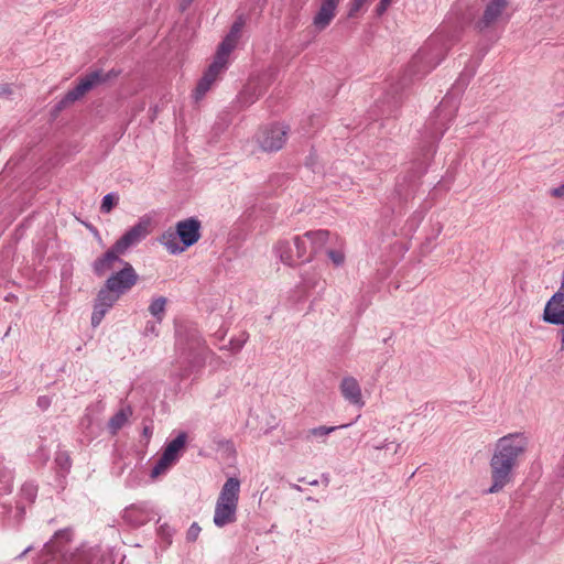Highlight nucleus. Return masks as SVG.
I'll list each match as a JSON object with an SVG mask.
<instances>
[{
  "instance_id": "obj_1",
  "label": "nucleus",
  "mask_w": 564,
  "mask_h": 564,
  "mask_svg": "<svg viewBox=\"0 0 564 564\" xmlns=\"http://www.w3.org/2000/svg\"><path fill=\"white\" fill-rule=\"evenodd\" d=\"M529 447L525 433H509L497 440L489 460L491 485L487 494H498L513 482L514 473Z\"/></svg>"
},
{
  "instance_id": "obj_2",
  "label": "nucleus",
  "mask_w": 564,
  "mask_h": 564,
  "mask_svg": "<svg viewBox=\"0 0 564 564\" xmlns=\"http://www.w3.org/2000/svg\"><path fill=\"white\" fill-rule=\"evenodd\" d=\"M202 223L196 217L180 220L175 230L169 229L159 238V242L171 253L180 254L200 239Z\"/></svg>"
},
{
  "instance_id": "obj_3",
  "label": "nucleus",
  "mask_w": 564,
  "mask_h": 564,
  "mask_svg": "<svg viewBox=\"0 0 564 564\" xmlns=\"http://www.w3.org/2000/svg\"><path fill=\"white\" fill-rule=\"evenodd\" d=\"M239 495L240 480L237 477H229L215 503L213 522L217 528H225L237 521Z\"/></svg>"
},
{
  "instance_id": "obj_4",
  "label": "nucleus",
  "mask_w": 564,
  "mask_h": 564,
  "mask_svg": "<svg viewBox=\"0 0 564 564\" xmlns=\"http://www.w3.org/2000/svg\"><path fill=\"white\" fill-rule=\"evenodd\" d=\"M238 37L227 34L220 43L214 62L210 64L195 89V99L198 100L210 89L218 75L226 68L228 56L236 47Z\"/></svg>"
},
{
  "instance_id": "obj_5",
  "label": "nucleus",
  "mask_w": 564,
  "mask_h": 564,
  "mask_svg": "<svg viewBox=\"0 0 564 564\" xmlns=\"http://www.w3.org/2000/svg\"><path fill=\"white\" fill-rule=\"evenodd\" d=\"M274 254L286 265L293 267L310 259L307 243L301 236L279 240L273 248Z\"/></svg>"
},
{
  "instance_id": "obj_6",
  "label": "nucleus",
  "mask_w": 564,
  "mask_h": 564,
  "mask_svg": "<svg viewBox=\"0 0 564 564\" xmlns=\"http://www.w3.org/2000/svg\"><path fill=\"white\" fill-rule=\"evenodd\" d=\"M186 437V433L181 432L166 445L163 454L151 471V477H158L178 459L181 452L185 447Z\"/></svg>"
},
{
  "instance_id": "obj_7",
  "label": "nucleus",
  "mask_w": 564,
  "mask_h": 564,
  "mask_svg": "<svg viewBox=\"0 0 564 564\" xmlns=\"http://www.w3.org/2000/svg\"><path fill=\"white\" fill-rule=\"evenodd\" d=\"M139 276L129 262H123V267L116 273H112L105 282V284L112 291L120 295L131 290L138 282Z\"/></svg>"
},
{
  "instance_id": "obj_8",
  "label": "nucleus",
  "mask_w": 564,
  "mask_h": 564,
  "mask_svg": "<svg viewBox=\"0 0 564 564\" xmlns=\"http://www.w3.org/2000/svg\"><path fill=\"white\" fill-rule=\"evenodd\" d=\"M288 135V127L272 124L265 127L258 137V142L263 151L273 152L283 148Z\"/></svg>"
},
{
  "instance_id": "obj_9",
  "label": "nucleus",
  "mask_w": 564,
  "mask_h": 564,
  "mask_svg": "<svg viewBox=\"0 0 564 564\" xmlns=\"http://www.w3.org/2000/svg\"><path fill=\"white\" fill-rule=\"evenodd\" d=\"M150 219L142 217L140 220L127 230L121 238H119L115 245L116 250L119 252H127L129 248L141 242L150 232Z\"/></svg>"
},
{
  "instance_id": "obj_10",
  "label": "nucleus",
  "mask_w": 564,
  "mask_h": 564,
  "mask_svg": "<svg viewBox=\"0 0 564 564\" xmlns=\"http://www.w3.org/2000/svg\"><path fill=\"white\" fill-rule=\"evenodd\" d=\"M120 294L109 289L106 284L99 290L95 300L94 311L91 314V325L97 327L106 313L117 303Z\"/></svg>"
},
{
  "instance_id": "obj_11",
  "label": "nucleus",
  "mask_w": 564,
  "mask_h": 564,
  "mask_svg": "<svg viewBox=\"0 0 564 564\" xmlns=\"http://www.w3.org/2000/svg\"><path fill=\"white\" fill-rule=\"evenodd\" d=\"M101 79L102 78H101L100 72H93V73L86 75L84 78H82L79 80V83L73 89L67 91V94L64 96V98L58 102L57 108L63 109L67 105L73 104L76 100L80 99L94 86H96L98 83H100Z\"/></svg>"
},
{
  "instance_id": "obj_12",
  "label": "nucleus",
  "mask_w": 564,
  "mask_h": 564,
  "mask_svg": "<svg viewBox=\"0 0 564 564\" xmlns=\"http://www.w3.org/2000/svg\"><path fill=\"white\" fill-rule=\"evenodd\" d=\"M339 2L340 0H321L312 20V24L317 32H322L330 25L336 17Z\"/></svg>"
},
{
  "instance_id": "obj_13",
  "label": "nucleus",
  "mask_w": 564,
  "mask_h": 564,
  "mask_svg": "<svg viewBox=\"0 0 564 564\" xmlns=\"http://www.w3.org/2000/svg\"><path fill=\"white\" fill-rule=\"evenodd\" d=\"M543 321L549 324H564V292L557 291L547 301L544 312Z\"/></svg>"
},
{
  "instance_id": "obj_14",
  "label": "nucleus",
  "mask_w": 564,
  "mask_h": 564,
  "mask_svg": "<svg viewBox=\"0 0 564 564\" xmlns=\"http://www.w3.org/2000/svg\"><path fill=\"white\" fill-rule=\"evenodd\" d=\"M121 254H124V252L116 250V245H113L109 250L94 261V273L98 276H102L107 272L113 270L117 264H121L123 267V262L126 261L120 258Z\"/></svg>"
},
{
  "instance_id": "obj_15",
  "label": "nucleus",
  "mask_w": 564,
  "mask_h": 564,
  "mask_svg": "<svg viewBox=\"0 0 564 564\" xmlns=\"http://www.w3.org/2000/svg\"><path fill=\"white\" fill-rule=\"evenodd\" d=\"M339 390L343 398L350 404L358 408H362L365 405L361 388L356 378L350 376L344 377L340 381Z\"/></svg>"
},
{
  "instance_id": "obj_16",
  "label": "nucleus",
  "mask_w": 564,
  "mask_h": 564,
  "mask_svg": "<svg viewBox=\"0 0 564 564\" xmlns=\"http://www.w3.org/2000/svg\"><path fill=\"white\" fill-rule=\"evenodd\" d=\"M508 0H490L485 8L481 19L477 22L479 30H485L498 21L508 7Z\"/></svg>"
},
{
  "instance_id": "obj_17",
  "label": "nucleus",
  "mask_w": 564,
  "mask_h": 564,
  "mask_svg": "<svg viewBox=\"0 0 564 564\" xmlns=\"http://www.w3.org/2000/svg\"><path fill=\"white\" fill-rule=\"evenodd\" d=\"M329 232L327 230L307 231L302 238L310 240L314 250L321 249L328 240Z\"/></svg>"
},
{
  "instance_id": "obj_18",
  "label": "nucleus",
  "mask_w": 564,
  "mask_h": 564,
  "mask_svg": "<svg viewBox=\"0 0 564 564\" xmlns=\"http://www.w3.org/2000/svg\"><path fill=\"white\" fill-rule=\"evenodd\" d=\"M123 518L133 525H141L148 521V517L143 514V510L135 506L127 508Z\"/></svg>"
},
{
  "instance_id": "obj_19",
  "label": "nucleus",
  "mask_w": 564,
  "mask_h": 564,
  "mask_svg": "<svg viewBox=\"0 0 564 564\" xmlns=\"http://www.w3.org/2000/svg\"><path fill=\"white\" fill-rule=\"evenodd\" d=\"M167 300L164 296H159L152 300L149 305L150 314L156 318L158 323L163 321Z\"/></svg>"
},
{
  "instance_id": "obj_20",
  "label": "nucleus",
  "mask_w": 564,
  "mask_h": 564,
  "mask_svg": "<svg viewBox=\"0 0 564 564\" xmlns=\"http://www.w3.org/2000/svg\"><path fill=\"white\" fill-rule=\"evenodd\" d=\"M351 425V423L338 425V426H316L313 429H310L307 431V437H316V438H324L330 433L339 430V429H347Z\"/></svg>"
},
{
  "instance_id": "obj_21",
  "label": "nucleus",
  "mask_w": 564,
  "mask_h": 564,
  "mask_svg": "<svg viewBox=\"0 0 564 564\" xmlns=\"http://www.w3.org/2000/svg\"><path fill=\"white\" fill-rule=\"evenodd\" d=\"M129 410H120L109 420V429L112 433H117L128 421Z\"/></svg>"
},
{
  "instance_id": "obj_22",
  "label": "nucleus",
  "mask_w": 564,
  "mask_h": 564,
  "mask_svg": "<svg viewBox=\"0 0 564 564\" xmlns=\"http://www.w3.org/2000/svg\"><path fill=\"white\" fill-rule=\"evenodd\" d=\"M70 540H72V531L69 529L59 530L55 533L54 540H52L45 544V550L47 552H52L55 550V544H58L62 541L69 542Z\"/></svg>"
},
{
  "instance_id": "obj_23",
  "label": "nucleus",
  "mask_w": 564,
  "mask_h": 564,
  "mask_svg": "<svg viewBox=\"0 0 564 564\" xmlns=\"http://www.w3.org/2000/svg\"><path fill=\"white\" fill-rule=\"evenodd\" d=\"M118 197L113 193H109L104 196L100 210L104 214H108L111 212L112 207L117 204Z\"/></svg>"
},
{
  "instance_id": "obj_24",
  "label": "nucleus",
  "mask_w": 564,
  "mask_h": 564,
  "mask_svg": "<svg viewBox=\"0 0 564 564\" xmlns=\"http://www.w3.org/2000/svg\"><path fill=\"white\" fill-rule=\"evenodd\" d=\"M0 492H9L12 487V475L10 470H0Z\"/></svg>"
},
{
  "instance_id": "obj_25",
  "label": "nucleus",
  "mask_w": 564,
  "mask_h": 564,
  "mask_svg": "<svg viewBox=\"0 0 564 564\" xmlns=\"http://www.w3.org/2000/svg\"><path fill=\"white\" fill-rule=\"evenodd\" d=\"M327 256L336 267H340L345 262V253L340 249H330L327 251Z\"/></svg>"
},
{
  "instance_id": "obj_26",
  "label": "nucleus",
  "mask_w": 564,
  "mask_h": 564,
  "mask_svg": "<svg viewBox=\"0 0 564 564\" xmlns=\"http://www.w3.org/2000/svg\"><path fill=\"white\" fill-rule=\"evenodd\" d=\"M256 88L252 86V84H248L245 89L240 94V98L245 104H252L258 98V95L251 96L253 94Z\"/></svg>"
},
{
  "instance_id": "obj_27",
  "label": "nucleus",
  "mask_w": 564,
  "mask_h": 564,
  "mask_svg": "<svg viewBox=\"0 0 564 564\" xmlns=\"http://www.w3.org/2000/svg\"><path fill=\"white\" fill-rule=\"evenodd\" d=\"M65 564H89L87 557L83 553L70 554L64 558Z\"/></svg>"
},
{
  "instance_id": "obj_28",
  "label": "nucleus",
  "mask_w": 564,
  "mask_h": 564,
  "mask_svg": "<svg viewBox=\"0 0 564 564\" xmlns=\"http://www.w3.org/2000/svg\"><path fill=\"white\" fill-rule=\"evenodd\" d=\"M200 531H202V529L198 525V523H196V522L192 523L186 532L187 541L195 542L197 540V538L199 536Z\"/></svg>"
},
{
  "instance_id": "obj_29",
  "label": "nucleus",
  "mask_w": 564,
  "mask_h": 564,
  "mask_svg": "<svg viewBox=\"0 0 564 564\" xmlns=\"http://www.w3.org/2000/svg\"><path fill=\"white\" fill-rule=\"evenodd\" d=\"M192 346L198 350V357H202L205 352H207V349L204 346V341L199 336H195L193 338Z\"/></svg>"
},
{
  "instance_id": "obj_30",
  "label": "nucleus",
  "mask_w": 564,
  "mask_h": 564,
  "mask_svg": "<svg viewBox=\"0 0 564 564\" xmlns=\"http://www.w3.org/2000/svg\"><path fill=\"white\" fill-rule=\"evenodd\" d=\"M243 23H245V22L242 21V19L237 20V21L232 24V26H231V29H230V32H229L228 34H229V35H232V36H236V37H238V39H239V35H240L241 29H242V26H243Z\"/></svg>"
},
{
  "instance_id": "obj_31",
  "label": "nucleus",
  "mask_w": 564,
  "mask_h": 564,
  "mask_svg": "<svg viewBox=\"0 0 564 564\" xmlns=\"http://www.w3.org/2000/svg\"><path fill=\"white\" fill-rule=\"evenodd\" d=\"M391 2H392V0H380V2L377 6V13L379 15L383 14L387 11V9Z\"/></svg>"
},
{
  "instance_id": "obj_32",
  "label": "nucleus",
  "mask_w": 564,
  "mask_h": 564,
  "mask_svg": "<svg viewBox=\"0 0 564 564\" xmlns=\"http://www.w3.org/2000/svg\"><path fill=\"white\" fill-rule=\"evenodd\" d=\"M364 3L365 2H358V0H352L349 12H348V17H350V18L354 17L356 14V12H358L359 9L362 7Z\"/></svg>"
},
{
  "instance_id": "obj_33",
  "label": "nucleus",
  "mask_w": 564,
  "mask_h": 564,
  "mask_svg": "<svg viewBox=\"0 0 564 564\" xmlns=\"http://www.w3.org/2000/svg\"><path fill=\"white\" fill-rule=\"evenodd\" d=\"M552 196L554 197H562L564 196V183L560 185L558 187H555L551 191Z\"/></svg>"
},
{
  "instance_id": "obj_34",
  "label": "nucleus",
  "mask_w": 564,
  "mask_h": 564,
  "mask_svg": "<svg viewBox=\"0 0 564 564\" xmlns=\"http://www.w3.org/2000/svg\"><path fill=\"white\" fill-rule=\"evenodd\" d=\"M37 404L43 409H47L50 405V400L46 397H40L37 400Z\"/></svg>"
},
{
  "instance_id": "obj_35",
  "label": "nucleus",
  "mask_w": 564,
  "mask_h": 564,
  "mask_svg": "<svg viewBox=\"0 0 564 564\" xmlns=\"http://www.w3.org/2000/svg\"><path fill=\"white\" fill-rule=\"evenodd\" d=\"M561 326H563L560 332H558V335H560V338H561V341H562V348L561 350H564V324H560Z\"/></svg>"
},
{
  "instance_id": "obj_36",
  "label": "nucleus",
  "mask_w": 564,
  "mask_h": 564,
  "mask_svg": "<svg viewBox=\"0 0 564 564\" xmlns=\"http://www.w3.org/2000/svg\"><path fill=\"white\" fill-rule=\"evenodd\" d=\"M147 332H151V333H155V325H148L147 326Z\"/></svg>"
},
{
  "instance_id": "obj_37",
  "label": "nucleus",
  "mask_w": 564,
  "mask_h": 564,
  "mask_svg": "<svg viewBox=\"0 0 564 564\" xmlns=\"http://www.w3.org/2000/svg\"><path fill=\"white\" fill-rule=\"evenodd\" d=\"M143 434H144L145 436H150V435H151V430H150V427L145 426V427L143 429Z\"/></svg>"
},
{
  "instance_id": "obj_38",
  "label": "nucleus",
  "mask_w": 564,
  "mask_h": 564,
  "mask_svg": "<svg viewBox=\"0 0 564 564\" xmlns=\"http://www.w3.org/2000/svg\"><path fill=\"white\" fill-rule=\"evenodd\" d=\"M387 445L386 444H379L378 446H376L375 448L376 449H383Z\"/></svg>"
},
{
  "instance_id": "obj_39",
  "label": "nucleus",
  "mask_w": 564,
  "mask_h": 564,
  "mask_svg": "<svg viewBox=\"0 0 564 564\" xmlns=\"http://www.w3.org/2000/svg\"><path fill=\"white\" fill-rule=\"evenodd\" d=\"M31 550V546L26 547L24 552L21 554V556L25 555Z\"/></svg>"
},
{
  "instance_id": "obj_40",
  "label": "nucleus",
  "mask_w": 564,
  "mask_h": 564,
  "mask_svg": "<svg viewBox=\"0 0 564 564\" xmlns=\"http://www.w3.org/2000/svg\"><path fill=\"white\" fill-rule=\"evenodd\" d=\"M367 0H358V2H366Z\"/></svg>"
},
{
  "instance_id": "obj_41",
  "label": "nucleus",
  "mask_w": 564,
  "mask_h": 564,
  "mask_svg": "<svg viewBox=\"0 0 564 564\" xmlns=\"http://www.w3.org/2000/svg\"><path fill=\"white\" fill-rule=\"evenodd\" d=\"M193 0H188V2H192Z\"/></svg>"
}]
</instances>
